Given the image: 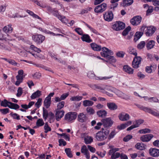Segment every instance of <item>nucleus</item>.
<instances>
[{"label":"nucleus","mask_w":159,"mask_h":159,"mask_svg":"<svg viewBox=\"0 0 159 159\" xmlns=\"http://www.w3.org/2000/svg\"><path fill=\"white\" fill-rule=\"evenodd\" d=\"M133 2V0H123L120 5L123 7H127L131 5Z\"/></svg>","instance_id":"obj_29"},{"label":"nucleus","mask_w":159,"mask_h":159,"mask_svg":"<svg viewBox=\"0 0 159 159\" xmlns=\"http://www.w3.org/2000/svg\"><path fill=\"white\" fill-rule=\"evenodd\" d=\"M18 53L23 56L26 57L27 55L26 54V52L24 50H22L21 49L19 48H17L16 49Z\"/></svg>","instance_id":"obj_51"},{"label":"nucleus","mask_w":159,"mask_h":159,"mask_svg":"<svg viewBox=\"0 0 159 159\" xmlns=\"http://www.w3.org/2000/svg\"><path fill=\"white\" fill-rule=\"evenodd\" d=\"M102 52H101V53L103 52L109 55H113L114 54L112 51L106 47H102Z\"/></svg>","instance_id":"obj_34"},{"label":"nucleus","mask_w":159,"mask_h":159,"mask_svg":"<svg viewBox=\"0 0 159 159\" xmlns=\"http://www.w3.org/2000/svg\"><path fill=\"white\" fill-rule=\"evenodd\" d=\"M150 155L154 157L159 156V150L155 148H151L149 150Z\"/></svg>","instance_id":"obj_20"},{"label":"nucleus","mask_w":159,"mask_h":159,"mask_svg":"<svg viewBox=\"0 0 159 159\" xmlns=\"http://www.w3.org/2000/svg\"><path fill=\"white\" fill-rule=\"evenodd\" d=\"M142 110L145 112H148L154 116H159V115L157 114V112L154 111L151 108L147 107H141Z\"/></svg>","instance_id":"obj_18"},{"label":"nucleus","mask_w":159,"mask_h":159,"mask_svg":"<svg viewBox=\"0 0 159 159\" xmlns=\"http://www.w3.org/2000/svg\"><path fill=\"white\" fill-rule=\"evenodd\" d=\"M125 27V24L123 22L117 21L116 22L112 25V28L116 31H118L124 29Z\"/></svg>","instance_id":"obj_6"},{"label":"nucleus","mask_w":159,"mask_h":159,"mask_svg":"<svg viewBox=\"0 0 159 159\" xmlns=\"http://www.w3.org/2000/svg\"><path fill=\"white\" fill-rule=\"evenodd\" d=\"M102 121L104 126L106 127L111 126L113 123V121L110 117L102 119Z\"/></svg>","instance_id":"obj_13"},{"label":"nucleus","mask_w":159,"mask_h":159,"mask_svg":"<svg viewBox=\"0 0 159 159\" xmlns=\"http://www.w3.org/2000/svg\"><path fill=\"white\" fill-rule=\"evenodd\" d=\"M92 8L91 7H88L87 8H85L82 10L81 11L80 14H83L85 13H88L89 11H90L92 10Z\"/></svg>","instance_id":"obj_50"},{"label":"nucleus","mask_w":159,"mask_h":159,"mask_svg":"<svg viewBox=\"0 0 159 159\" xmlns=\"http://www.w3.org/2000/svg\"><path fill=\"white\" fill-rule=\"evenodd\" d=\"M42 99L41 98H39L37 102L35 103V106L37 108H39L41 105Z\"/></svg>","instance_id":"obj_55"},{"label":"nucleus","mask_w":159,"mask_h":159,"mask_svg":"<svg viewBox=\"0 0 159 159\" xmlns=\"http://www.w3.org/2000/svg\"><path fill=\"white\" fill-rule=\"evenodd\" d=\"M81 39L83 41L90 43L92 41L90 36L88 34H83Z\"/></svg>","instance_id":"obj_26"},{"label":"nucleus","mask_w":159,"mask_h":159,"mask_svg":"<svg viewBox=\"0 0 159 159\" xmlns=\"http://www.w3.org/2000/svg\"><path fill=\"white\" fill-rule=\"evenodd\" d=\"M36 124L37 126L40 127L43 125L44 123L42 119H39L37 120Z\"/></svg>","instance_id":"obj_49"},{"label":"nucleus","mask_w":159,"mask_h":159,"mask_svg":"<svg viewBox=\"0 0 159 159\" xmlns=\"http://www.w3.org/2000/svg\"><path fill=\"white\" fill-rule=\"evenodd\" d=\"M129 115L125 112H122L119 114L118 118L121 121H126L128 120L130 118Z\"/></svg>","instance_id":"obj_15"},{"label":"nucleus","mask_w":159,"mask_h":159,"mask_svg":"<svg viewBox=\"0 0 159 159\" xmlns=\"http://www.w3.org/2000/svg\"><path fill=\"white\" fill-rule=\"evenodd\" d=\"M32 39L38 44L42 43L45 39V37L40 34L33 35L32 36Z\"/></svg>","instance_id":"obj_5"},{"label":"nucleus","mask_w":159,"mask_h":159,"mask_svg":"<svg viewBox=\"0 0 159 159\" xmlns=\"http://www.w3.org/2000/svg\"><path fill=\"white\" fill-rule=\"evenodd\" d=\"M77 113L75 112H70L65 116L64 120L68 123L73 122L76 119Z\"/></svg>","instance_id":"obj_2"},{"label":"nucleus","mask_w":159,"mask_h":159,"mask_svg":"<svg viewBox=\"0 0 159 159\" xmlns=\"http://www.w3.org/2000/svg\"><path fill=\"white\" fill-rule=\"evenodd\" d=\"M139 132L141 134L149 133L151 132V130L148 129H144L139 130Z\"/></svg>","instance_id":"obj_61"},{"label":"nucleus","mask_w":159,"mask_h":159,"mask_svg":"<svg viewBox=\"0 0 159 159\" xmlns=\"http://www.w3.org/2000/svg\"><path fill=\"white\" fill-rule=\"evenodd\" d=\"M64 111L63 110L57 111L56 113V119L58 121L63 117L64 115Z\"/></svg>","instance_id":"obj_24"},{"label":"nucleus","mask_w":159,"mask_h":159,"mask_svg":"<svg viewBox=\"0 0 159 159\" xmlns=\"http://www.w3.org/2000/svg\"><path fill=\"white\" fill-rule=\"evenodd\" d=\"M123 71L129 74H132L134 72V70L128 65H125L123 67Z\"/></svg>","instance_id":"obj_27"},{"label":"nucleus","mask_w":159,"mask_h":159,"mask_svg":"<svg viewBox=\"0 0 159 159\" xmlns=\"http://www.w3.org/2000/svg\"><path fill=\"white\" fill-rule=\"evenodd\" d=\"M85 25L88 27V28L94 34H97V35H99V34L98 32V31L95 29H94L92 27H91V26L89 25L88 24H87L84 22Z\"/></svg>","instance_id":"obj_43"},{"label":"nucleus","mask_w":159,"mask_h":159,"mask_svg":"<svg viewBox=\"0 0 159 159\" xmlns=\"http://www.w3.org/2000/svg\"><path fill=\"white\" fill-rule=\"evenodd\" d=\"M49 113H48V111L45 109L44 108H43V117L44 119L46 120L48 116Z\"/></svg>","instance_id":"obj_48"},{"label":"nucleus","mask_w":159,"mask_h":159,"mask_svg":"<svg viewBox=\"0 0 159 159\" xmlns=\"http://www.w3.org/2000/svg\"><path fill=\"white\" fill-rule=\"evenodd\" d=\"M120 156V154L119 152H114L112 154L111 159H116L118 158Z\"/></svg>","instance_id":"obj_53"},{"label":"nucleus","mask_w":159,"mask_h":159,"mask_svg":"<svg viewBox=\"0 0 159 159\" xmlns=\"http://www.w3.org/2000/svg\"><path fill=\"white\" fill-rule=\"evenodd\" d=\"M83 98L82 96H76L72 97L70 98V100L72 101H78L81 100Z\"/></svg>","instance_id":"obj_45"},{"label":"nucleus","mask_w":159,"mask_h":159,"mask_svg":"<svg viewBox=\"0 0 159 159\" xmlns=\"http://www.w3.org/2000/svg\"><path fill=\"white\" fill-rule=\"evenodd\" d=\"M83 105L85 107H90L93 105L94 102L91 100H85L83 102Z\"/></svg>","instance_id":"obj_35"},{"label":"nucleus","mask_w":159,"mask_h":159,"mask_svg":"<svg viewBox=\"0 0 159 159\" xmlns=\"http://www.w3.org/2000/svg\"><path fill=\"white\" fill-rule=\"evenodd\" d=\"M89 151L87 149V148L86 145H84L82 146L81 149V152L82 153L84 154L87 152H88Z\"/></svg>","instance_id":"obj_64"},{"label":"nucleus","mask_w":159,"mask_h":159,"mask_svg":"<svg viewBox=\"0 0 159 159\" xmlns=\"http://www.w3.org/2000/svg\"><path fill=\"white\" fill-rule=\"evenodd\" d=\"M87 113L89 115H93L95 113V111L92 107H87L86 108Z\"/></svg>","instance_id":"obj_40"},{"label":"nucleus","mask_w":159,"mask_h":159,"mask_svg":"<svg viewBox=\"0 0 159 159\" xmlns=\"http://www.w3.org/2000/svg\"><path fill=\"white\" fill-rule=\"evenodd\" d=\"M65 102L64 101H61L58 103L57 106V109L60 110L62 108L64 105Z\"/></svg>","instance_id":"obj_56"},{"label":"nucleus","mask_w":159,"mask_h":159,"mask_svg":"<svg viewBox=\"0 0 159 159\" xmlns=\"http://www.w3.org/2000/svg\"><path fill=\"white\" fill-rule=\"evenodd\" d=\"M116 95H117L118 96L123 99H127L129 98L128 96L119 90H116Z\"/></svg>","instance_id":"obj_30"},{"label":"nucleus","mask_w":159,"mask_h":159,"mask_svg":"<svg viewBox=\"0 0 159 159\" xmlns=\"http://www.w3.org/2000/svg\"><path fill=\"white\" fill-rule=\"evenodd\" d=\"M49 122L50 123H51L52 122H53L54 120V116L53 113L52 112L49 113L48 114Z\"/></svg>","instance_id":"obj_54"},{"label":"nucleus","mask_w":159,"mask_h":159,"mask_svg":"<svg viewBox=\"0 0 159 159\" xmlns=\"http://www.w3.org/2000/svg\"><path fill=\"white\" fill-rule=\"evenodd\" d=\"M65 151L68 157L70 158H72L73 157V155L71 153V149L70 148H66Z\"/></svg>","instance_id":"obj_46"},{"label":"nucleus","mask_w":159,"mask_h":159,"mask_svg":"<svg viewBox=\"0 0 159 159\" xmlns=\"http://www.w3.org/2000/svg\"><path fill=\"white\" fill-rule=\"evenodd\" d=\"M141 17L139 16H137L131 19L130 22L132 25H137L140 24L141 22Z\"/></svg>","instance_id":"obj_14"},{"label":"nucleus","mask_w":159,"mask_h":159,"mask_svg":"<svg viewBox=\"0 0 159 159\" xmlns=\"http://www.w3.org/2000/svg\"><path fill=\"white\" fill-rule=\"evenodd\" d=\"M88 76L91 79L94 78L95 77V75L93 71H90L88 72L87 74Z\"/></svg>","instance_id":"obj_60"},{"label":"nucleus","mask_w":159,"mask_h":159,"mask_svg":"<svg viewBox=\"0 0 159 159\" xmlns=\"http://www.w3.org/2000/svg\"><path fill=\"white\" fill-rule=\"evenodd\" d=\"M92 49L94 51H99L102 50V47L95 43H93L90 44Z\"/></svg>","instance_id":"obj_25"},{"label":"nucleus","mask_w":159,"mask_h":159,"mask_svg":"<svg viewBox=\"0 0 159 159\" xmlns=\"http://www.w3.org/2000/svg\"><path fill=\"white\" fill-rule=\"evenodd\" d=\"M30 49L37 52V53L36 54H32V55L34 56L35 57H39L40 58L42 57V56L39 54V53L41 52V50L39 48H37L34 45H31L30 46Z\"/></svg>","instance_id":"obj_12"},{"label":"nucleus","mask_w":159,"mask_h":159,"mask_svg":"<svg viewBox=\"0 0 159 159\" xmlns=\"http://www.w3.org/2000/svg\"><path fill=\"white\" fill-rule=\"evenodd\" d=\"M18 75L16 76V81L15 83L16 86H19L23 82L24 78L25 76L24 75V71L22 70H18Z\"/></svg>","instance_id":"obj_4"},{"label":"nucleus","mask_w":159,"mask_h":159,"mask_svg":"<svg viewBox=\"0 0 159 159\" xmlns=\"http://www.w3.org/2000/svg\"><path fill=\"white\" fill-rule=\"evenodd\" d=\"M26 11L31 16H32L33 18H37L41 21L42 20V19L40 17H39L38 15L34 14L33 11L29 10H26Z\"/></svg>","instance_id":"obj_39"},{"label":"nucleus","mask_w":159,"mask_h":159,"mask_svg":"<svg viewBox=\"0 0 159 159\" xmlns=\"http://www.w3.org/2000/svg\"><path fill=\"white\" fill-rule=\"evenodd\" d=\"M107 114V111L104 110H102L98 111L97 114L99 117L103 118L106 117Z\"/></svg>","instance_id":"obj_28"},{"label":"nucleus","mask_w":159,"mask_h":159,"mask_svg":"<svg viewBox=\"0 0 159 159\" xmlns=\"http://www.w3.org/2000/svg\"><path fill=\"white\" fill-rule=\"evenodd\" d=\"M146 46L148 49L153 48L155 45V42L153 40H148L146 42Z\"/></svg>","instance_id":"obj_22"},{"label":"nucleus","mask_w":159,"mask_h":159,"mask_svg":"<svg viewBox=\"0 0 159 159\" xmlns=\"http://www.w3.org/2000/svg\"><path fill=\"white\" fill-rule=\"evenodd\" d=\"M143 34V32H137L135 34L134 38V40L135 42L137 41L140 38Z\"/></svg>","instance_id":"obj_42"},{"label":"nucleus","mask_w":159,"mask_h":159,"mask_svg":"<svg viewBox=\"0 0 159 159\" xmlns=\"http://www.w3.org/2000/svg\"><path fill=\"white\" fill-rule=\"evenodd\" d=\"M156 30V28L154 26H151L147 27L145 31L146 35L148 36L152 35Z\"/></svg>","instance_id":"obj_16"},{"label":"nucleus","mask_w":159,"mask_h":159,"mask_svg":"<svg viewBox=\"0 0 159 159\" xmlns=\"http://www.w3.org/2000/svg\"><path fill=\"white\" fill-rule=\"evenodd\" d=\"M8 107L10 108L16 110L19 108V106L17 104L14 103L10 102Z\"/></svg>","instance_id":"obj_44"},{"label":"nucleus","mask_w":159,"mask_h":159,"mask_svg":"<svg viewBox=\"0 0 159 159\" xmlns=\"http://www.w3.org/2000/svg\"><path fill=\"white\" fill-rule=\"evenodd\" d=\"M101 55L102 57L106 58L107 59V61H106L109 62L110 63H114L116 61V59L113 56H110L103 52L101 53Z\"/></svg>","instance_id":"obj_11"},{"label":"nucleus","mask_w":159,"mask_h":159,"mask_svg":"<svg viewBox=\"0 0 159 159\" xmlns=\"http://www.w3.org/2000/svg\"><path fill=\"white\" fill-rule=\"evenodd\" d=\"M109 132L110 131L108 129L102 128L101 130L96 134L95 138L97 141H103L107 139Z\"/></svg>","instance_id":"obj_1"},{"label":"nucleus","mask_w":159,"mask_h":159,"mask_svg":"<svg viewBox=\"0 0 159 159\" xmlns=\"http://www.w3.org/2000/svg\"><path fill=\"white\" fill-rule=\"evenodd\" d=\"M142 58L140 56H135L132 62V67L134 68H137L141 63Z\"/></svg>","instance_id":"obj_7"},{"label":"nucleus","mask_w":159,"mask_h":159,"mask_svg":"<svg viewBox=\"0 0 159 159\" xmlns=\"http://www.w3.org/2000/svg\"><path fill=\"white\" fill-rule=\"evenodd\" d=\"M52 13L53 15L57 17L63 23L66 24L67 23L68 21L66 18L65 17L60 14L58 11L56 10L55 9H53V11Z\"/></svg>","instance_id":"obj_3"},{"label":"nucleus","mask_w":159,"mask_h":159,"mask_svg":"<svg viewBox=\"0 0 159 159\" xmlns=\"http://www.w3.org/2000/svg\"><path fill=\"white\" fill-rule=\"evenodd\" d=\"M9 103H10V102H9L6 100L4 99L3 101H2L1 102V105L2 106L5 107H8V106H9L10 105Z\"/></svg>","instance_id":"obj_47"},{"label":"nucleus","mask_w":159,"mask_h":159,"mask_svg":"<svg viewBox=\"0 0 159 159\" xmlns=\"http://www.w3.org/2000/svg\"><path fill=\"white\" fill-rule=\"evenodd\" d=\"M153 137L151 134L144 135L140 137L141 140L143 142H148L150 141Z\"/></svg>","instance_id":"obj_17"},{"label":"nucleus","mask_w":159,"mask_h":159,"mask_svg":"<svg viewBox=\"0 0 159 159\" xmlns=\"http://www.w3.org/2000/svg\"><path fill=\"white\" fill-rule=\"evenodd\" d=\"M125 53L122 51H119L116 52V55L117 57H123L124 56Z\"/></svg>","instance_id":"obj_63"},{"label":"nucleus","mask_w":159,"mask_h":159,"mask_svg":"<svg viewBox=\"0 0 159 159\" xmlns=\"http://www.w3.org/2000/svg\"><path fill=\"white\" fill-rule=\"evenodd\" d=\"M78 121L80 122L83 123L86 122L88 120V117L87 114L84 112L79 113L77 116Z\"/></svg>","instance_id":"obj_10"},{"label":"nucleus","mask_w":159,"mask_h":159,"mask_svg":"<svg viewBox=\"0 0 159 159\" xmlns=\"http://www.w3.org/2000/svg\"><path fill=\"white\" fill-rule=\"evenodd\" d=\"M44 128L45 130L44 132L45 133H47L48 132L51 131V129L50 127L48 126L47 123H45Z\"/></svg>","instance_id":"obj_58"},{"label":"nucleus","mask_w":159,"mask_h":159,"mask_svg":"<svg viewBox=\"0 0 159 159\" xmlns=\"http://www.w3.org/2000/svg\"><path fill=\"white\" fill-rule=\"evenodd\" d=\"M128 52L130 54L133 55L135 56L137 55L136 50L132 47H130L128 48Z\"/></svg>","instance_id":"obj_41"},{"label":"nucleus","mask_w":159,"mask_h":159,"mask_svg":"<svg viewBox=\"0 0 159 159\" xmlns=\"http://www.w3.org/2000/svg\"><path fill=\"white\" fill-rule=\"evenodd\" d=\"M75 31L79 35H82L83 34V32L82 30L80 28H77L75 29Z\"/></svg>","instance_id":"obj_62"},{"label":"nucleus","mask_w":159,"mask_h":159,"mask_svg":"<svg viewBox=\"0 0 159 159\" xmlns=\"http://www.w3.org/2000/svg\"><path fill=\"white\" fill-rule=\"evenodd\" d=\"M107 7V4L106 3H102L95 7L94 10V11L97 13H102L106 10Z\"/></svg>","instance_id":"obj_9"},{"label":"nucleus","mask_w":159,"mask_h":159,"mask_svg":"<svg viewBox=\"0 0 159 159\" xmlns=\"http://www.w3.org/2000/svg\"><path fill=\"white\" fill-rule=\"evenodd\" d=\"M132 124V122L131 121H128L126 123L122 124L120 125L117 126V128L120 129L121 130L124 129L127 127L129 125H130Z\"/></svg>","instance_id":"obj_31"},{"label":"nucleus","mask_w":159,"mask_h":159,"mask_svg":"<svg viewBox=\"0 0 159 159\" xmlns=\"http://www.w3.org/2000/svg\"><path fill=\"white\" fill-rule=\"evenodd\" d=\"M14 36L15 37L16 36V35L13 34H11L10 35L8 34H6V35H4V40L8 41L14 40L15 39V38H14Z\"/></svg>","instance_id":"obj_33"},{"label":"nucleus","mask_w":159,"mask_h":159,"mask_svg":"<svg viewBox=\"0 0 159 159\" xmlns=\"http://www.w3.org/2000/svg\"><path fill=\"white\" fill-rule=\"evenodd\" d=\"M2 30L6 34L11 33L13 30L12 25L10 24L5 26L3 28Z\"/></svg>","instance_id":"obj_19"},{"label":"nucleus","mask_w":159,"mask_h":159,"mask_svg":"<svg viewBox=\"0 0 159 159\" xmlns=\"http://www.w3.org/2000/svg\"><path fill=\"white\" fill-rule=\"evenodd\" d=\"M94 87L95 89L98 91H100L104 93V89L101 86L97 85H94Z\"/></svg>","instance_id":"obj_59"},{"label":"nucleus","mask_w":159,"mask_h":159,"mask_svg":"<svg viewBox=\"0 0 159 159\" xmlns=\"http://www.w3.org/2000/svg\"><path fill=\"white\" fill-rule=\"evenodd\" d=\"M157 66L154 64H152L149 66L146 67V71L149 73L152 72V71H154L157 68Z\"/></svg>","instance_id":"obj_21"},{"label":"nucleus","mask_w":159,"mask_h":159,"mask_svg":"<svg viewBox=\"0 0 159 159\" xmlns=\"http://www.w3.org/2000/svg\"><path fill=\"white\" fill-rule=\"evenodd\" d=\"M113 76H105V77H96L95 79L97 80H107L110 79Z\"/></svg>","instance_id":"obj_52"},{"label":"nucleus","mask_w":159,"mask_h":159,"mask_svg":"<svg viewBox=\"0 0 159 159\" xmlns=\"http://www.w3.org/2000/svg\"><path fill=\"white\" fill-rule=\"evenodd\" d=\"M41 95V92L39 90H37L32 94L30 98L32 99H34L37 98L39 97Z\"/></svg>","instance_id":"obj_36"},{"label":"nucleus","mask_w":159,"mask_h":159,"mask_svg":"<svg viewBox=\"0 0 159 159\" xmlns=\"http://www.w3.org/2000/svg\"><path fill=\"white\" fill-rule=\"evenodd\" d=\"M51 99L49 98L48 97H46L45 99L43 104L46 108H48L50 106L51 103Z\"/></svg>","instance_id":"obj_37"},{"label":"nucleus","mask_w":159,"mask_h":159,"mask_svg":"<svg viewBox=\"0 0 159 159\" xmlns=\"http://www.w3.org/2000/svg\"><path fill=\"white\" fill-rule=\"evenodd\" d=\"M146 42L144 41H141L138 45L137 48L139 49H142L145 46Z\"/></svg>","instance_id":"obj_57"},{"label":"nucleus","mask_w":159,"mask_h":159,"mask_svg":"<svg viewBox=\"0 0 159 159\" xmlns=\"http://www.w3.org/2000/svg\"><path fill=\"white\" fill-rule=\"evenodd\" d=\"M84 141L86 144H89L93 142V138L91 136H87L84 138Z\"/></svg>","instance_id":"obj_38"},{"label":"nucleus","mask_w":159,"mask_h":159,"mask_svg":"<svg viewBox=\"0 0 159 159\" xmlns=\"http://www.w3.org/2000/svg\"><path fill=\"white\" fill-rule=\"evenodd\" d=\"M146 146L142 143H138L135 145V147L138 149L143 150L146 148Z\"/></svg>","instance_id":"obj_32"},{"label":"nucleus","mask_w":159,"mask_h":159,"mask_svg":"<svg viewBox=\"0 0 159 159\" xmlns=\"http://www.w3.org/2000/svg\"><path fill=\"white\" fill-rule=\"evenodd\" d=\"M114 15L112 11H107L103 14V18L104 20L108 22L111 21L113 19Z\"/></svg>","instance_id":"obj_8"},{"label":"nucleus","mask_w":159,"mask_h":159,"mask_svg":"<svg viewBox=\"0 0 159 159\" xmlns=\"http://www.w3.org/2000/svg\"><path fill=\"white\" fill-rule=\"evenodd\" d=\"M107 106L111 110L114 111L118 108L117 105L113 102H109L107 103Z\"/></svg>","instance_id":"obj_23"}]
</instances>
